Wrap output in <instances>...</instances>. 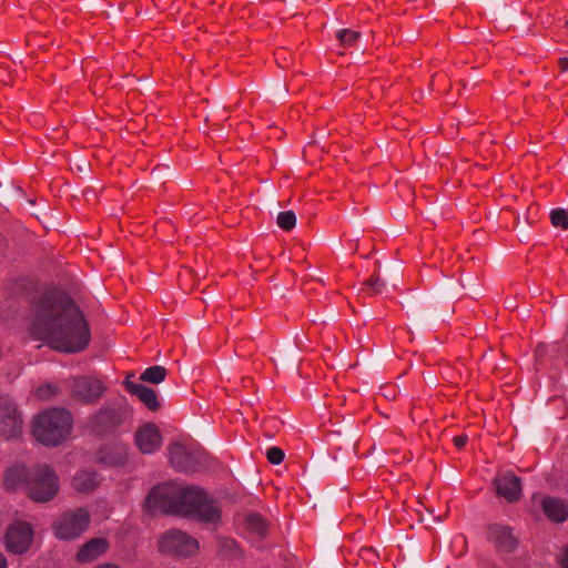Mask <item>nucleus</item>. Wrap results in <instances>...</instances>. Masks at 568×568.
<instances>
[{
    "label": "nucleus",
    "instance_id": "nucleus-13",
    "mask_svg": "<svg viewBox=\"0 0 568 568\" xmlns=\"http://www.w3.org/2000/svg\"><path fill=\"white\" fill-rule=\"evenodd\" d=\"M110 542L103 538H92L83 544L77 552V561L80 564H89L98 560L109 549Z\"/></svg>",
    "mask_w": 568,
    "mask_h": 568
},
{
    "label": "nucleus",
    "instance_id": "nucleus-24",
    "mask_svg": "<svg viewBox=\"0 0 568 568\" xmlns=\"http://www.w3.org/2000/svg\"><path fill=\"white\" fill-rule=\"evenodd\" d=\"M359 38V32L354 30H341L337 32V39L344 47H352Z\"/></svg>",
    "mask_w": 568,
    "mask_h": 568
},
{
    "label": "nucleus",
    "instance_id": "nucleus-22",
    "mask_svg": "<svg viewBox=\"0 0 568 568\" xmlns=\"http://www.w3.org/2000/svg\"><path fill=\"white\" fill-rule=\"evenodd\" d=\"M276 221H277V225L282 230L290 231L296 224V216L293 211H284V212L278 213Z\"/></svg>",
    "mask_w": 568,
    "mask_h": 568
},
{
    "label": "nucleus",
    "instance_id": "nucleus-20",
    "mask_svg": "<svg viewBox=\"0 0 568 568\" xmlns=\"http://www.w3.org/2000/svg\"><path fill=\"white\" fill-rule=\"evenodd\" d=\"M98 484V477L94 473L82 470L73 478V487L82 493L92 490Z\"/></svg>",
    "mask_w": 568,
    "mask_h": 568
},
{
    "label": "nucleus",
    "instance_id": "nucleus-28",
    "mask_svg": "<svg viewBox=\"0 0 568 568\" xmlns=\"http://www.w3.org/2000/svg\"><path fill=\"white\" fill-rule=\"evenodd\" d=\"M454 443H455L456 447L462 448L466 445L467 437L466 436H456V437H454Z\"/></svg>",
    "mask_w": 568,
    "mask_h": 568
},
{
    "label": "nucleus",
    "instance_id": "nucleus-32",
    "mask_svg": "<svg viewBox=\"0 0 568 568\" xmlns=\"http://www.w3.org/2000/svg\"><path fill=\"white\" fill-rule=\"evenodd\" d=\"M7 565H8V562H7L6 557L3 556L2 552H0V568H7Z\"/></svg>",
    "mask_w": 568,
    "mask_h": 568
},
{
    "label": "nucleus",
    "instance_id": "nucleus-30",
    "mask_svg": "<svg viewBox=\"0 0 568 568\" xmlns=\"http://www.w3.org/2000/svg\"><path fill=\"white\" fill-rule=\"evenodd\" d=\"M93 568H121V567L114 562H102V564L94 566Z\"/></svg>",
    "mask_w": 568,
    "mask_h": 568
},
{
    "label": "nucleus",
    "instance_id": "nucleus-15",
    "mask_svg": "<svg viewBox=\"0 0 568 568\" xmlns=\"http://www.w3.org/2000/svg\"><path fill=\"white\" fill-rule=\"evenodd\" d=\"M125 388L129 393L139 397V399L151 410H155L159 408L160 404L158 400L156 393L135 382L130 381L129 378L124 382Z\"/></svg>",
    "mask_w": 568,
    "mask_h": 568
},
{
    "label": "nucleus",
    "instance_id": "nucleus-23",
    "mask_svg": "<svg viewBox=\"0 0 568 568\" xmlns=\"http://www.w3.org/2000/svg\"><path fill=\"white\" fill-rule=\"evenodd\" d=\"M550 220L554 226L561 227L564 230L568 229V213L565 210H554L550 213Z\"/></svg>",
    "mask_w": 568,
    "mask_h": 568
},
{
    "label": "nucleus",
    "instance_id": "nucleus-17",
    "mask_svg": "<svg viewBox=\"0 0 568 568\" xmlns=\"http://www.w3.org/2000/svg\"><path fill=\"white\" fill-rule=\"evenodd\" d=\"M120 418L118 413L109 407L101 409L92 419V429L97 433H104L113 428Z\"/></svg>",
    "mask_w": 568,
    "mask_h": 568
},
{
    "label": "nucleus",
    "instance_id": "nucleus-26",
    "mask_svg": "<svg viewBox=\"0 0 568 568\" xmlns=\"http://www.w3.org/2000/svg\"><path fill=\"white\" fill-rule=\"evenodd\" d=\"M57 393L55 386L48 384L37 389V396L40 399H49L53 394Z\"/></svg>",
    "mask_w": 568,
    "mask_h": 568
},
{
    "label": "nucleus",
    "instance_id": "nucleus-11",
    "mask_svg": "<svg viewBox=\"0 0 568 568\" xmlns=\"http://www.w3.org/2000/svg\"><path fill=\"white\" fill-rule=\"evenodd\" d=\"M135 444L143 454H152L162 445V434L155 424L146 423L135 432Z\"/></svg>",
    "mask_w": 568,
    "mask_h": 568
},
{
    "label": "nucleus",
    "instance_id": "nucleus-14",
    "mask_svg": "<svg viewBox=\"0 0 568 568\" xmlns=\"http://www.w3.org/2000/svg\"><path fill=\"white\" fill-rule=\"evenodd\" d=\"M495 484L498 494L506 498L508 501H515L520 497V480L513 473H503L498 475Z\"/></svg>",
    "mask_w": 568,
    "mask_h": 568
},
{
    "label": "nucleus",
    "instance_id": "nucleus-29",
    "mask_svg": "<svg viewBox=\"0 0 568 568\" xmlns=\"http://www.w3.org/2000/svg\"><path fill=\"white\" fill-rule=\"evenodd\" d=\"M368 285H371L374 290V292H381V285H379V280L376 277H372L369 281H368Z\"/></svg>",
    "mask_w": 568,
    "mask_h": 568
},
{
    "label": "nucleus",
    "instance_id": "nucleus-7",
    "mask_svg": "<svg viewBox=\"0 0 568 568\" xmlns=\"http://www.w3.org/2000/svg\"><path fill=\"white\" fill-rule=\"evenodd\" d=\"M33 540V529L24 521H16L9 526L4 545L8 551L21 555L29 550Z\"/></svg>",
    "mask_w": 568,
    "mask_h": 568
},
{
    "label": "nucleus",
    "instance_id": "nucleus-18",
    "mask_svg": "<svg viewBox=\"0 0 568 568\" xmlns=\"http://www.w3.org/2000/svg\"><path fill=\"white\" fill-rule=\"evenodd\" d=\"M490 537L500 549L510 551L516 546V539L508 527L493 526L490 528Z\"/></svg>",
    "mask_w": 568,
    "mask_h": 568
},
{
    "label": "nucleus",
    "instance_id": "nucleus-2",
    "mask_svg": "<svg viewBox=\"0 0 568 568\" xmlns=\"http://www.w3.org/2000/svg\"><path fill=\"white\" fill-rule=\"evenodd\" d=\"M144 507L150 513L181 515L212 524L220 519V509L202 489L175 483L154 487L146 496Z\"/></svg>",
    "mask_w": 568,
    "mask_h": 568
},
{
    "label": "nucleus",
    "instance_id": "nucleus-21",
    "mask_svg": "<svg viewBox=\"0 0 568 568\" xmlns=\"http://www.w3.org/2000/svg\"><path fill=\"white\" fill-rule=\"evenodd\" d=\"M165 368L162 366H152L146 368L142 375L141 379L144 382L159 384L165 378Z\"/></svg>",
    "mask_w": 568,
    "mask_h": 568
},
{
    "label": "nucleus",
    "instance_id": "nucleus-27",
    "mask_svg": "<svg viewBox=\"0 0 568 568\" xmlns=\"http://www.w3.org/2000/svg\"><path fill=\"white\" fill-rule=\"evenodd\" d=\"M560 565L562 568H568V546L562 549L560 555Z\"/></svg>",
    "mask_w": 568,
    "mask_h": 568
},
{
    "label": "nucleus",
    "instance_id": "nucleus-5",
    "mask_svg": "<svg viewBox=\"0 0 568 568\" xmlns=\"http://www.w3.org/2000/svg\"><path fill=\"white\" fill-rule=\"evenodd\" d=\"M90 524L89 513L83 508L61 514L53 524L54 536L62 540H71L83 534Z\"/></svg>",
    "mask_w": 568,
    "mask_h": 568
},
{
    "label": "nucleus",
    "instance_id": "nucleus-10",
    "mask_svg": "<svg viewBox=\"0 0 568 568\" xmlns=\"http://www.w3.org/2000/svg\"><path fill=\"white\" fill-rule=\"evenodd\" d=\"M169 457L173 467L181 471L195 470L200 454L182 443H173L169 447Z\"/></svg>",
    "mask_w": 568,
    "mask_h": 568
},
{
    "label": "nucleus",
    "instance_id": "nucleus-6",
    "mask_svg": "<svg viewBox=\"0 0 568 568\" xmlns=\"http://www.w3.org/2000/svg\"><path fill=\"white\" fill-rule=\"evenodd\" d=\"M158 547L162 554L186 557L197 551L199 544L194 538L182 531L170 530L160 537Z\"/></svg>",
    "mask_w": 568,
    "mask_h": 568
},
{
    "label": "nucleus",
    "instance_id": "nucleus-9",
    "mask_svg": "<svg viewBox=\"0 0 568 568\" xmlns=\"http://www.w3.org/2000/svg\"><path fill=\"white\" fill-rule=\"evenodd\" d=\"M22 419L16 405L9 399L0 400V436L14 438L21 434Z\"/></svg>",
    "mask_w": 568,
    "mask_h": 568
},
{
    "label": "nucleus",
    "instance_id": "nucleus-25",
    "mask_svg": "<svg viewBox=\"0 0 568 568\" xmlns=\"http://www.w3.org/2000/svg\"><path fill=\"white\" fill-rule=\"evenodd\" d=\"M267 460L273 465H278L284 459V453L281 448L271 447L266 453Z\"/></svg>",
    "mask_w": 568,
    "mask_h": 568
},
{
    "label": "nucleus",
    "instance_id": "nucleus-12",
    "mask_svg": "<svg viewBox=\"0 0 568 568\" xmlns=\"http://www.w3.org/2000/svg\"><path fill=\"white\" fill-rule=\"evenodd\" d=\"M241 530L244 538L255 547H258V544L265 538L268 527L261 515L252 513L244 517Z\"/></svg>",
    "mask_w": 568,
    "mask_h": 568
},
{
    "label": "nucleus",
    "instance_id": "nucleus-19",
    "mask_svg": "<svg viewBox=\"0 0 568 568\" xmlns=\"http://www.w3.org/2000/svg\"><path fill=\"white\" fill-rule=\"evenodd\" d=\"M100 460L109 466L123 465L126 460V449L123 446L116 445L109 450L101 452Z\"/></svg>",
    "mask_w": 568,
    "mask_h": 568
},
{
    "label": "nucleus",
    "instance_id": "nucleus-16",
    "mask_svg": "<svg viewBox=\"0 0 568 568\" xmlns=\"http://www.w3.org/2000/svg\"><path fill=\"white\" fill-rule=\"evenodd\" d=\"M542 509L545 515L556 523H562L568 517L567 505L558 498L545 497L542 499Z\"/></svg>",
    "mask_w": 568,
    "mask_h": 568
},
{
    "label": "nucleus",
    "instance_id": "nucleus-1",
    "mask_svg": "<svg viewBox=\"0 0 568 568\" xmlns=\"http://www.w3.org/2000/svg\"><path fill=\"white\" fill-rule=\"evenodd\" d=\"M29 329L34 339L65 353L81 352L91 336L83 314L67 296H43L34 305Z\"/></svg>",
    "mask_w": 568,
    "mask_h": 568
},
{
    "label": "nucleus",
    "instance_id": "nucleus-8",
    "mask_svg": "<svg viewBox=\"0 0 568 568\" xmlns=\"http://www.w3.org/2000/svg\"><path fill=\"white\" fill-rule=\"evenodd\" d=\"M104 390V383L98 377L81 376L73 379L72 397L82 403L91 404L97 402Z\"/></svg>",
    "mask_w": 568,
    "mask_h": 568
},
{
    "label": "nucleus",
    "instance_id": "nucleus-31",
    "mask_svg": "<svg viewBox=\"0 0 568 568\" xmlns=\"http://www.w3.org/2000/svg\"><path fill=\"white\" fill-rule=\"evenodd\" d=\"M559 65H560L561 71L568 70V59L567 58H561L559 60Z\"/></svg>",
    "mask_w": 568,
    "mask_h": 568
},
{
    "label": "nucleus",
    "instance_id": "nucleus-3",
    "mask_svg": "<svg viewBox=\"0 0 568 568\" xmlns=\"http://www.w3.org/2000/svg\"><path fill=\"white\" fill-rule=\"evenodd\" d=\"M4 486L11 490L24 488L28 496L37 503L52 500L60 489L59 478L48 465L27 468L24 465L16 464L7 469Z\"/></svg>",
    "mask_w": 568,
    "mask_h": 568
},
{
    "label": "nucleus",
    "instance_id": "nucleus-4",
    "mask_svg": "<svg viewBox=\"0 0 568 568\" xmlns=\"http://www.w3.org/2000/svg\"><path fill=\"white\" fill-rule=\"evenodd\" d=\"M72 417L64 409H48L34 417L32 434L34 438L47 446H57L70 435Z\"/></svg>",
    "mask_w": 568,
    "mask_h": 568
}]
</instances>
